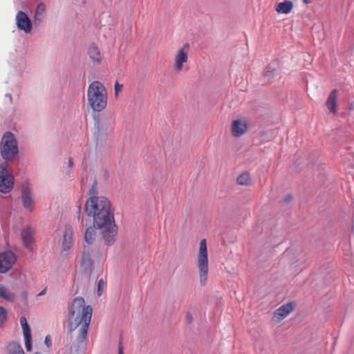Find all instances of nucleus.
<instances>
[{
  "mask_svg": "<svg viewBox=\"0 0 354 354\" xmlns=\"http://www.w3.org/2000/svg\"><path fill=\"white\" fill-rule=\"evenodd\" d=\"M22 298L24 301H26L27 300V298H28V296H27V294L26 292H24L22 294Z\"/></svg>",
  "mask_w": 354,
  "mask_h": 354,
  "instance_id": "72a5a7b5",
  "label": "nucleus"
},
{
  "mask_svg": "<svg viewBox=\"0 0 354 354\" xmlns=\"http://www.w3.org/2000/svg\"><path fill=\"white\" fill-rule=\"evenodd\" d=\"M16 295L6 285L0 283V299L7 302H14Z\"/></svg>",
  "mask_w": 354,
  "mask_h": 354,
  "instance_id": "a211bd4d",
  "label": "nucleus"
},
{
  "mask_svg": "<svg viewBox=\"0 0 354 354\" xmlns=\"http://www.w3.org/2000/svg\"><path fill=\"white\" fill-rule=\"evenodd\" d=\"M21 200L23 207L28 212H32L35 209V200L32 187L29 182H24L21 185Z\"/></svg>",
  "mask_w": 354,
  "mask_h": 354,
  "instance_id": "0eeeda50",
  "label": "nucleus"
},
{
  "mask_svg": "<svg viewBox=\"0 0 354 354\" xmlns=\"http://www.w3.org/2000/svg\"><path fill=\"white\" fill-rule=\"evenodd\" d=\"M15 23L18 30L24 31L26 34L31 32L32 24L28 15L23 11H19L15 17Z\"/></svg>",
  "mask_w": 354,
  "mask_h": 354,
  "instance_id": "9d476101",
  "label": "nucleus"
},
{
  "mask_svg": "<svg viewBox=\"0 0 354 354\" xmlns=\"http://www.w3.org/2000/svg\"><path fill=\"white\" fill-rule=\"evenodd\" d=\"M118 354H124L123 351H122V346L119 347Z\"/></svg>",
  "mask_w": 354,
  "mask_h": 354,
  "instance_id": "f704fd0d",
  "label": "nucleus"
},
{
  "mask_svg": "<svg viewBox=\"0 0 354 354\" xmlns=\"http://www.w3.org/2000/svg\"><path fill=\"white\" fill-rule=\"evenodd\" d=\"M6 96H7V97H10V100H12V97H11L10 94H7Z\"/></svg>",
  "mask_w": 354,
  "mask_h": 354,
  "instance_id": "4c0bfd02",
  "label": "nucleus"
},
{
  "mask_svg": "<svg viewBox=\"0 0 354 354\" xmlns=\"http://www.w3.org/2000/svg\"><path fill=\"white\" fill-rule=\"evenodd\" d=\"M95 229H97V227H95L94 225L88 227L84 234V240L85 242L88 244L91 245L94 243L95 240V236H96V231Z\"/></svg>",
  "mask_w": 354,
  "mask_h": 354,
  "instance_id": "aec40b11",
  "label": "nucleus"
},
{
  "mask_svg": "<svg viewBox=\"0 0 354 354\" xmlns=\"http://www.w3.org/2000/svg\"><path fill=\"white\" fill-rule=\"evenodd\" d=\"M292 3L290 1H285L283 2L278 3L276 8V10L279 13L288 14L290 12L292 8Z\"/></svg>",
  "mask_w": 354,
  "mask_h": 354,
  "instance_id": "4be33fe9",
  "label": "nucleus"
},
{
  "mask_svg": "<svg viewBox=\"0 0 354 354\" xmlns=\"http://www.w3.org/2000/svg\"><path fill=\"white\" fill-rule=\"evenodd\" d=\"M123 85L119 84L118 82H115L114 84V95L115 97L118 98L119 93L122 91Z\"/></svg>",
  "mask_w": 354,
  "mask_h": 354,
  "instance_id": "bb28decb",
  "label": "nucleus"
},
{
  "mask_svg": "<svg viewBox=\"0 0 354 354\" xmlns=\"http://www.w3.org/2000/svg\"><path fill=\"white\" fill-rule=\"evenodd\" d=\"M189 51V46L186 44L179 48L174 59V71L176 73H180L183 71L184 64L188 61V54Z\"/></svg>",
  "mask_w": 354,
  "mask_h": 354,
  "instance_id": "6e6552de",
  "label": "nucleus"
},
{
  "mask_svg": "<svg viewBox=\"0 0 354 354\" xmlns=\"http://www.w3.org/2000/svg\"><path fill=\"white\" fill-rule=\"evenodd\" d=\"M153 181L154 183H157V182H158V180L155 179V178L153 177Z\"/></svg>",
  "mask_w": 354,
  "mask_h": 354,
  "instance_id": "58836bf2",
  "label": "nucleus"
},
{
  "mask_svg": "<svg viewBox=\"0 0 354 354\" xmlns=\"http://www.w3.org/2000/svg\"><path fill=\"white\" fill-rule=\"evenodd\" d=\"M1 155L6 160L12 159L18 153L17 142L15 136L10 131L6 132L0 144Z\"/></svg>",
  "mask_w": 354,
  "mask_h": 354,
  "instance_id": "39448f33",
  "label": "nucleus"
},
{
  "mask_svg": "<svg viewBox=\"0 0 354 354\" xmlns=\"http://www.w3.org/2000/svg\"><path fill=\"white\" fill-rule=\"evenodd\" d=\"M248 122L245 119H236L234 120L231 125V131L234 137H240L243 136L248 129Z\"/></svg>",
  "mask_w": 354,
  "mask_h": 354,
  "instance_id": "ddd939ff",
  "label": "nucleus"
},
{
  "mask_svg": "<svg viewBox=\"0 0 354 354\" xmlns=\"http://www.w3.org/2000/svg\"><path fill=\"white\" fill-rule=\"evenodd\" d=\"M55 235H61V245L62 250L68 251L73 245V230L70 225H65L64 229L57 231Z\"/></svg>",
  "mask_w": 354,
  "mask_h": 354,
  "instance_id": "1a4fd4ad",
  "label": "nucleus"
},
{
  "mask_svg": "<svg viewBox=\"0 0 354 354\" xmlns=\"http://www.w3.org/2000/svg\"><path fill=\"white\" fill-rule=\"evenodd\" d=\"M21 239L24 245L30 251H33L32 243L34 241V230L30 227H26L21 230Z\"/></svg>",
  "mask_w": 354,
  "mask_h": 354,
  "instance_id": "2eb2a0df",
  "label": "nucleus"
},
{
  "mask_svg": "<svg viewBox=\"0 0 354 354\" xmlns=\"http://www.w3.org/2000/svg\"><path fill=\"white\" fill-rule=\"evenodd\" d=\"M311 0H303V1L305 3H308L310 2Z\"/></svg>",
  "mask_w": 354,
  "mask_h": 354,
  "instance_id": "e433bc0d",
  "label": "nucleus"
},
{
  "mask_svg": "<svg viewBox=\"0 0 354 354\" xmlns=\"http://www.w3.org/2000/svg\"><path fill=\"white\" fill-rule=\"evenodd\" d=\"M85 211L92 218L94 227L102 230L105 244L112 245L118 234V227L109 200L103 196H91L85 203Z\"/></svg>",
  "mask_w": 354,
  "mask_h": 354,
  "instance_id": "f257e3e1",
  "label": "nucleus"
},
{
  "mask_svg": "<svg viewBox=\"0 0 354 354\" xmlns=\"http://www.w3.org/2000/svg\"><path fill=\"white\" fill-rule=\"evenodd\" d=\"M237 183L241 185H248L250 183V176L247 172L243 173L237 178Z\"/></svg>",
  "mask_w": 354,
  "mask_h": 354,
  "instance_id": "b1692460",
  "label": "nucleus"
},
{
  "mask_svg": "<svg viewBox=\"0 0 354 354\" xmlns=\"http://www.w3.org/2000/svg\"><path fill=\"white\" fill-rule=\"evenodd\" d=\"M15 261L16 257L12 252L0 253V273H6L10 270Z\"/></svg>",
  "mask_w": 354,
  "mask_h": 354,
  "instance_id": "9b49d317",
  "label": "nucleus"
},
{
  "mask_svg": "<svg viewBox=\"0 0 354 354\" xmlns=\"http://www.w3.org/2000/svg\"><path fill=\"white\" fill-rule=\"evenodd\" d=\"M93 309L91 306H85L82 297H76L69 307L68 328L72 331L80 328L79 340L84 341L87 335L88 328L92 317Z\"/></svg>",
  "mask_w": 354,
  "mask_h": 354,
  "instance_id": "f03ea898",
  "label": "nucleus"
},
{
  "mask_svg": "<svg viewBox=\"0 0 354 354\" xmlns=\"http://www.w3.org/2000/svg\"><path fill=\"white\" fill-rule=\"evenodd\" d=\"M107 92L106 88L99 81L91 82L87 90L88 105L95 112L103 111L107 105Z\"/></svg>",
  "mask_w": 354,
  "mask_h": 354,
  "instance_id": "7ed1b4c3",
  "label": "nucleus"
},
{
  "mask_svg": "<svg viewBox=\"0 0 354 354\" xmlns=\"http://www.w3.org/2000/svg\"><path fill=\"white\" fill-rule=\"evenodd\" d=\"M73 165V160L71 158H69V160L68 161V167L69 169L66 171V174L68 175H69L71 174V169Z\"/></svg>",
  "mask_w": 354,
  "mask_h": 354,
  "instance_id": "c85d7f7f",
  "label": "nucleus"
},
{
  "mask_svg": "<svg viewBox=\"0 0 354 354\" xmlns=\"http://www.w3.org/2000/svg\"><path fill=\"white\" fill-rule=\"evenodd\" d=\"M196 266L198 270L200 283L202 286L206 285L209 271V261L207 242L205 239L201 240L197 254Z\"/></svg>",
  "mask_w": 354,
  "mask_h": 354,
  "instance_id": "20e7f679",
  "label": "nucleus"
},
{
  "mask_svg": "<svg viewBox=\"0 0 354 354\" xmlns=\"http://www.w3.org/2000/svg\"><path fill=\"white\" fill-rule=\"evenodd\" d=\"M104 285V281L102 279H100L99 281H98V295H101V288H102V286Z\"/></svg>",
  "mask_w": 354,
  "mask_h": 354,
  "instance_id": "c756f323",
  "label": "nucleus"
},
{
  "mask_svg": "<svg viewBox=\"0 0 354 354\" xmlns=\"http://www.w3.org/2000/svg\"><path fill=\"white\" fill-rule=\"evenodd\" d=\"M6 317H7L6 310L3 307L0 306V326L6 319Z\"/></svg>",
  "mask_w": 354,
  "mask_h": 354,
  "instance_id": "cd10ccee",
  "label": "nucleus"
},
{
  "mask_svg": "<svg viewBox=\"0 0 354 354\" xmlns=\"http://www.w3.org/2000/svg\"><path fill=\"white\" fill-rule=\"evenodd\" d=\"M24 340H25V347L26 348V351L29 352L32 349L31 333L24 335Z\"/></svg>",
  "mask_w": 354,
  "mask_h": 354,
  "instance_id": "a878e982",
  "label": "nucleus"
},
{
  "mask_svg": "<svg viewBox=\"0 0 354 354\" xmlns=\"http://www.w3.org/2000/svg\"><path fill=\"white\" fill-rule=\"evenodd\" d=\"M186 319L188 323H191L192 322V317L191 314L187 313L186 315Z\"/></svg>",
  "mask_w": 354,
  "mask_h": 354,
  "instance_id": "7c9ffc66",
  "label": "nucleus"
},
{
  "mask_svg": "<svg viewBox=\"0 0 354 354\" xmlns=\"http://www.w3.org/2000/svg\"><path fill=\"white\" fill-rule=\"evenodd\" d=\"M92 266L93 263L91 259L90 248L84 245L81 257L80 268L82 272L87 274L91 271Z\"/></svg>",
  "mask_w": 354,
  "mask_h": 354,
  "instance_id": "f8f14e48",
  "label": "nucleus"
},
{
  "mask_svg": "<svg viewBox=\"0 0 354 354\" xmlns=\"http://www.w3.org/2000/svg\"><path fill=\"white\" fill-rule=\"evenodd\" d=\"M279 67V62L277 60H273L272 61L268 66H267L266 71H265V76L267 77L268 79H270V77L273 75L274 72Z\"/></svg>",
  "mask_w": 354,
  "mask_h": 354,
  "instance_id": "5701e85b",
  "label": "nucleus"
},
{
  "mask_svg": "<svg viewBox=\"0 0 354 354\" xmlns=\"http://www.w3.org/2000/svg\"><path fill=\"white\" fill-rule=\"evenodd\" d=\"M15 177L8 170V164L3 162L0 165V192L10 193L14 187Z\"/></svg>",
  "mask_w": 354,
  "mask_h": 354,
  "instance_id": "423d86ee",
  "label": "nucleus"
},
{
  "mask_svg": "<svg viewBox=\"0 0 354 354\" xmlns=\"http://www.w3.org/2000/svg\"><path fill=\"white\" fill-rule=\"evenodd\" d=\"M88 55L90 59L96 64H100L102 61V56L98 47L92 44L89 46L88 49Z\"/></svg>",
  "mask_w": 354,
  "mask_h": 354,
  "instance_id": "6ab92c4d",
  "label": "nucleus"
},
{
  "mask_svg": "<svg viewBox=\"0 0 354 354\" xmlns=\"http://www.w3.org/2000/svg\"><path fill=\"white\" fill-rule=\"evenodd\" d=\"M46 292V288H44L38 295L37 296L38 297H40V296H42L44 295H45Z\"/></svg>",
  "mask_w": 354,
  "mask_h": 354,
  "instance_id": "473e14b6",
  "label": "nucleus"
},
{
  "mask_svg": "<svg viewBox=\"0 0 354 354\" xmlns=\"http://www.w3.org/2000/svg\"><path fill=\"white\" fill-rule=\"evenodd\" d=\"M285 203H288L292 200V196L291 195H287L285 198Z\"/></svg>",
  "mask_w": 354,
  "mask_h": 354,
  "instance_id": "2f4dec72",
  "label": "nucleus"
},
{
  "mask_svg": "<svg viewBox=\"0 0 354 354\" xmlns=\"http://www.w3.org/2000/svg\"><path fill=\"white\" fill-rule=\"evenodd\" d=\"M338 90L333 89L328 95L326 101V106L330 113L336 114L337 112V99L338 96Z\"/></svg>",
  "mask_w": 354,
  "mask_h": 354,
  "instance_id": "dca6fc26",
  "label": "nucleus"
},
{
  "mask_svg": "<svg viewBox=\"0 0 354 354\" xmlns=\"http://www.w3.org/2000/svg\"><path fill=\"white\" fill-rule=\"evenodd\" d=\"M20 324H21V326L22 329H23L24 335L30 334L31 333L30 328V327L28 326V324L27 322V320H26V317H21L20 318Z\"/></svg>",
  "mask_w": 354,
  "mask_h": 354,
  "instance_id": "393cba45",
  "label": "nucleus"
},
{
  "mask_svg": "<svg viewBox=\"0 0 354 354\" xmlns=\"http://www.w3.org/2000/svg\"><path fill=\"white\" fill-rule=\"evenodd\" d=\"M50 340L48 339V337H46V339H45V342H46V344L48 346V343Z\"/></svg>",
  "mask_w": 354,
  "mask_h": 354,
  "instance_id": "c9c22d12",
  "label": "nucleus"
},
{
  "mask_svg": "<svg viewBox=\"0 0 354 354\" xmlns=\"http://www.w3.org/2000/svg\"><path fill=\"white\" fill-rule=\"evenodd\" d=\"M46 17V6L44 3H39L34 12L33 24L37 27L40 26Z\"/></svg>",
  "mask_w": 354,
  "mask_h": 354,
  "instance_id": "f3484780",
  "label": "nucleus"
},
{
  "mask_svg": "<svg viewBox=\"0 0 354 354\" xmlns=\"http://www.w3.org/2000/svg\"><path fill=\"white\" fill-rule=\"evenodd\" d=\"M295 304L292 302L285 304L277 308L273 315V319L280 322L286 318L294 309Z\"/></svg>",
  "mask_w": 354,
  "mask_h": 354,
  "instance_id": "4468645a",
  "label": "nucleus"
},
{
  "mask_svg": "<svg viewBox=\"0 0 354 354\" xmlns=\"http://www.w3.org/2000/svg\"><path fill=\"white\" fill-rule=\"evenodd\" d=\"M7 354H25L21 346L17 342H10L8 344Z\"/></svg>",
  "mask_w": 354,
  "mask_h": 354,
  "instance_id": "412c9836",
  "label": "nucleus"
}]
</instances>
